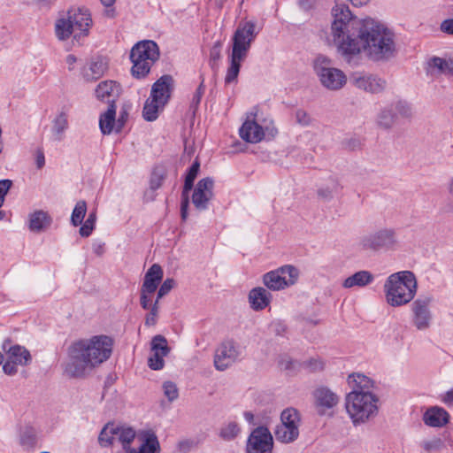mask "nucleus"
I'll return each instance as SVG.
<instances>
[{"label": "nucleus", "mask_w": 453, "mask_h": 453, "mask_svg": "<svg viewBox=\"0 0 453 453\" xmlns=\"http://www.w3.org/2000/svg\"><path fill=\"white\" fill-rule=\"evenodd\" d=\"M332 16L333 42L349 65H359L362 53L373 62H387L396 56V35L382 21L370 16H355L343 4H335Z\"/></svg>", "instance_id": "nucleus-1"}, {"label": "nucleus", "mask_w": 453, "mask_h": 453, "mask_svg": "<svg viewBox=\"0 0 453 453\" xmlns=\"http://www.w3.org/2000/svg\"><path fill=\"white\" fill-rule=\"evenodd\" d=\"M113 344V339L104 334L74 341L68 348L65 372L73 378L85 376L111 357Z\"/></svg>", "instance_id": "nucleus-2"}, {"label": "nucleus", "mask_w": 453, "mask_h": 453, "mask_svg": "<svg viewBox=\"0 0 453 453\" xmlns=\"http://www.w3.org/2000/svg\"><path fill=\"white\" fill-rule=\"evenodd\" d=\"M351 391L345 397V409L354 426L367 423L379 413V396L373 392L374 381L363 373L348 377Z\"/></svg>", "instance_id": "nucleus-3"}, {"label": "nucleus", "mask_w": 453, "mask_h": 453, "mask_svg": "<svg viewBox=\"0 0 453 453\" xmlns=\"http://www.w3.org/2000/svg\"><path fill=\"white\" fill-rule=\"evenodd\" d=\"M93 27L92 15L84 7H70L67 11L58 13L54 22V34L59 42H73L81 44L89 36Z\"/></svg>", "instance_id": "nucleus-4"}, {"label": "nucleus", "mask_w": 453, "mask_h": 453, "mask_svg": "<svg viewBox=\"0 0 453 453\" xmlns=\"http://www.w3.org/2000/svg\"><path fill=\"white\" fill-rule=\"evenodd\" d=\"M254 21L240 22L232 38V52L225 82L229 84L237 80L241 64L248 56L252 42L257 35Z\"/></svg>", "instance_id": "nucleus-5"}, {"label": "nucleus", "mask_w": 453, "mask_h": 453, "mask_svg": "<svg viewBox=\"0 0 453 453\" xmlns=\"http://www.w3.org/2000/svg\"><path fill=\"white\" fill-rule=\"evenodd\" d=\"M418 283L411 271L392 273L384 284L387 303L392 307H400L412 301L417 294Z\"/></svg>", "instance_id": "nucleus-6"}, {"label": "nucleus", "mask_w": 453, "mask_h": 453, "mask_svg": "<svg viewBox=\"0 0 453 453\" xmlns=\"http://www.w3.org/2000/svg\"><path fill=\"white\" fill-rule=\"evenodd\" d=\"M159 56V48L154 41L144 40L135 43L130 51L132 75L137 79L146 77Z\"/></svg>", "instance_id": "nucleus-7"}, {"label": "nucleus", "mask_w": 453, "mask_h": 453, "mask_svg": "<svg viewBox=\"0 0 453 453\" xmlns=\"http://www.w3.org/2000/svg\"><path fill=\"white\" fill-rule=\"evenodd\" d=\"M173 80L170 75H163L153 85L150 97L146 100L142 117L147 121H154L158 117V112L162 111L168 103L173 88Z\"/></svg>", "instance_id": "nucleus-8"}, {"label": "nucleus", "mask_w": 453, "mask_h": 453, "mask_svg": "<svg viewBox=\"0 0 453 453\" xmlns=\"http://www.w3.org/2000/svg\"><path fill=\"white\" fill-rule=\"evenodd\" d=\"M240 136L242 140L250 143L261 142L265 134L274 136L277 129L273 121L269 117H263L258 109L255 108L240 128Z\"/></svg>", "instance_id": "nucleus-9"}, {"label": "nucleus", "mask_w": 453, "mask_h": 453, "mask_svg": "<svg viewBox=\"0 0 453 453\" xmlns=\"http://www.w3.org/2000/svg\"><path fill=\"white\" fill-rule=\"evenodd\" d=\"M359 244L364 250H395L399 244L396 231L394 228H380L361 237Z\"/></svg>", "instance_id": "nucleus-10"}, {"label": "nucleus", "mask_w": 453, "mask_h": 453, "mask_svg": "<svg viewBox=\"0 0 453 453\" xmlns=\"http://www.w3.org/2000/svg\"><path fill=\"white\" fill-rule=\"evenodd\" d=\"M314 69L321 84L329 90H339L347 82L345 73L331 65V60L326 57L317 58Z\"/></svg>", "instance_id": "nucleus-11"}, {"label": "nucleus", "mask_w": 453, "mask_h": 453, "mask_svg": "<svg viewBox=\"0 0 453 453\" xmlns=\"http://www.w3.org/2000/svg\"><path fill=\"white\" fill-rule=\"evenodd\" d=\"M298 277V269L287 265L265 273L263 283L270 290L279 291L295 285Z\"/></svg>", "instance_id": "nucleus-12"}, {"label": "nucleus", "mask_w": 453, "mask_h": 453, "mask_svg": "<svg viewBox=\"0 0 453 453\" xmlns=\"http://www.w3.org/2000/svg\"><path fill=\"white\" fill-rule=\"evenodd\" d=\"M280 425L275 429L276 440L283 443H290L299 436L300 417L294 408H287L280 414Z\"/></svg>", "instance_id": "nucleus-13"}, {"label": "nucleus", "mask_w": 453, "mask_h": 453, "mask_svg": "<svg viewBox=\"0 0 453 453\" xmlns=\"http://www.w3.org/2000/svg\"><path fill=\"white\" fill-rule=\"evenodd\" d=\"M434 298L432 296H419L411 304L413 326L419 331L428 329L433 321L431 310Z\"/></svg>", "instance_id": "nucleus-14"}, {"label": "nucleus", "mask_w": 453, "mask_h": 453, "mask_svg": "<svg viewBox=\"0 0 453 453\" xmlns=\"http://www.w3.org/2000/svg\"><path fill=\"white\" fill-rule=\"evenodd\" d=\"M241 349L233 340H226L217 348L214 356V365L219 371H225L237 361L241 356Z\"/></svg>", "instance_id": "nucleus-15"}, {"label": "nucleus", "mask_w": 453, "mask_h": 453, "mask_svg": "<svg viewBox=\"0 0 453 453\" xmlns=\"http://www.w3.org/2000/svg\"><path fill=\"white\" fill-rule=\"evenodd\" d=\"M273 439L265 426L255 428L248 438L247 453H272Z\"/></svg>", "instance_id": "nucleus-16"}, {"label": "nucleus", "mask_w": 453, "mask_h": 453, "mask_svg": "<svg viewBox=\"0 0 453 453\" xmlns=\"http://www.w3.org/2000/svg\"><path fill=\"white\" fill-rule=\"evenodd\" d=\"M214 180L211 177L200 180L192 195V203L198 211L208 209L210 201L213 197Z\"/></svg>", "instance_id": "nucleus-17"}, {"label": "nucleus", "mask_w": 453, "mask_h": 453, "mask_svg": "<svg viewBox=\"0 0 453 453\" xmlns=\"http://www.w3.org/2000/svg\"><path fill=\"white\" fill-rule=\"evenodd\" d=\"M350 81L356 88L370 93H380L386 87V81L373 74L354 73Z\"/></svg>", "instance_id": "nucleus-18"}, {"label": "nucleus", "mask_w": 453, "mask_h": 453, "mask_svg": "<svg viewBox=\"0 0 453 453\" xmlns=\"http://www.w3.org/2000/svg\"><path fill=\"white\" fill-rule=\"evenodd\" d=\"M2 349L7 359L20 366H27L32 361L29 350L21 345L12 344L11 339H5L2 343Z\"/></svg>", "instance_id": "nucleus-19"}, {"label": "nucleus", "mask_w": 453, "mask_h": 453, "mask_svg": "<svg viewBox=\"0 0 453 453\" xmlns=\"http://www.w3.org/2000/svg\"><path fill=\"white\" fill-rule=\"evenodd\" d=\"M314 403L319 414L335 407L339 403V395L327 387H319L313 392Z\"/></svg>", "instance_id": "nucleus-20"}, {"label": "nucleus", "mask_w": 453, "mask_h": 453, "mask_svg": "<svg viewBox=\"0 0 453 453\" xmlns=\"http://www.w3.org/2000/svg\"><path fill=\"white\" fill-rule=\"evenodd\" d=\"M120 94V85L114 81H101L96 88L97 99L110 104H115L116 99Z\"/></svg>", "instance_id": "nucleus-21"}, {"label": "nucleus", "mask_w": 453, "mask_h": 453, "mask_svg": "<svg viewBox=\"0 0 453 453\" xmlns=\"http://www.w3.org/2000/svg\"><path fill=\"white\" fill-rule=\"evenodd\" d=\"M449 414L442 407L433 406L428 408L424 415V423L431 427H442L448 424Z\"/></svg>", "instance_id": "nucleus-22"}, {"label": "nucleus", "mask_w": 453, "mask_h": 453, "mask_svg": "<svg viewBox=\"0 0 453 453\" xmlns=\"http://www.w3.org/2000/svg\"><path fill=\"white\" fill-rule=\"evenodd\" d=\"M271 294L262 287L252 288L249 293V303L254 311H262L271 302Z\"/></svg>", "instance_id": "nucleus-23"}, {"label": "nucleus", "mask_w": 453, "mask_h": 453, "mask_svg": "<svg viewBox=\"0 0 453 453\" xmlns=\"http://www.w3.org/2000/svg\"><path fill=\"white\" fill-rule=\"evenodd\" d=\"M51 221V218L46 211L38 210L29 214L28 228L32 232L39 233L49 227Z\"/></svg>", "instance_id": "nucleus-24"}, {"label": "nucleus", "mask_w": 453, "mask_h": 453, "mask_svg": "<svg viewBox=\"0 0 453 453\" xmlns=\"http://www.w3.org/2000/svg\"><path fill=\"white\" fill-rule=\"evenodd\" d=\"M373 280L374 276L372 273L362 270L346 278L342 282V287L344 288H352L355 287L364 288L371 284Z\"/></svg>", "instance_id": "nucleus-25"}, {"label": "nucleus", "mask_w": 453, "mask_h": 453, "mask_svg": "<svg viewBox=\"0 0 453 453\" xmlns=\"http://www.w3.org/2000/svg\"><path fill=\"white\" fill-rule=\"evenodd\" d=\"M163 275L162 267L157 264L152 265L144 275L142 288H147V290H157L163 279Z\"/></svg>", "instance_id": "nucleus-26"}, {"label": "nucleus", "mask_w": 453, "mask_h": 453, "mask_svg": "<svg viewBox=\"0 0 453 453\" xmlns=\"http://www.w3.org/2000/svg\"><path fill=\"white\" fill-rule=\"evenodd\" d=\"M100 130L104 134H110L116 127V105L110 104L105 112L100 115Z\"/></svg>", "instance_id": "nucleus-27"}, {"label": "nucleus", "mask_w": 453, "mask_h": 453, "mask_svg": "<svg viewBox=\"0 0 453 453\" xmlns=\"http://www.w3.org/2000/svg\"><path fill=\"white\" fill-rule=\"evenodd\" d=\"M127 453H159V441L154 433H146L138 449H128Z\"/></svg>", "instance_id": "nucleus-28"}, {"label": "nucleus", "mask_w": 453, "mask_h": 453, "mask_svg": "<svg viewBox=\"0 0 453 453\" xmlns=\"http://www.w3.org/2000/svg\"><path fill=\"white\" fill-rule=\"evenodd\" d=\"M68 118L65 112H59L52 121L51 134L52 139L60 142L65 137V133L68 129Z\"/></svg>", "instance_id": "nucleus-29"}, {"label": "nucleus", "mask_w": 453, "mask_h": 453, "mask_svg": "<svg viewBox=\"0 0 453 453\" xmlns=\"http://www.w3.org/2000/svg\"><path fill=\"white\" fill-rule=\"evenodd\" d=\"M397 121V113L392 110L391 104L383 107L377 116V124L384 129L391 128Z\"/></svg>", "instance_id": "nucleus-30"}, {"label": "nucleus", "mask_w": 453, "mask_h": 453, "mask_svg": "<svg viewBox=\"0 0 453 453\" xmlns=\"http://www.w3.org/2000/svg\"><path fill=\"white\" fill-rule=\"evenodd\" d=\"M135 438V432L132 427L115 425V441L122 443L123 449L127 452L130 443Z\"/></svg>", "instance_id": "nucleus-31"}, {"label": "nucleus", "mask_w": 453, "mask_h": 453, "mask_svg": "<svg viewBox=\"0 0 453 453\" xmlns=\"http://www.w3.org/2000/svg\"><path fill=\"white\" fill-rule=\"evenodd\" d=\"M447 58L432 57L426 62V73L432 76L446 75Z\"/></svg>", "instance_id": "nucleus-32"}, {"label": "nucleus", "mask_w": 453, "mask_h": 453, "mask_svg": "<svg viewBox=\"0 0 453 453\" xmlns=\"http://www.w3.org/2000/svg\"><path fill=\"white\" fill-rule=\"evenodd\" d=\"M241 433V428L235 421H230L223 425L219 430V437L226 441L234 440Z\"/></svg>", "instance_id": "nucleus-33"}, {"label": "nucleus", "mask_w": 453, "mask_h": 453, "mask_svg": "<svg viewBox=\"0 0 453 453\" xmlns=\"http://www.w3.org/2000/svg\"><path fill=\"white\" fill-rule=\"evenodd\" d=\"M194 180L185 178L180 203V216L182 220H186L188 218V208L189 204L188 193L194 186Z\"/></svg>", "instance_id": "nucleus-34"}, {"label": "nucleus", "mask_w": 453, "mask_h": 453, "mask_svg": "<svg viewBox=\"0 0 453 453\" xmlns=\"http://www.w3.org/2000/svg\"><path fill=\"white\" fill-rule=\"evenodd\" d=\"M87 213V203L84 200H80L76 203L71 216V223L74 226L82 224Z\"/></svg>", "instance_id": "nucleus-35"}, {"label": "nucleus", "mask_w": 453, "mask_h": 453, "mask_svg": "<svg viewBox=\"0 0 453 453\" xmlns=\"http://www.w3.org/2000/svg\"><path fill=\"white\" fill-rule=\"evenodd\" d=\"M392 110L397 113V118L411 119L413 115L411 106L405 101L398 100L391 103Z\"/></svg>", "instance_id": "nucleus-36"}, {"label": "nucleus", "mask_w": 453, "mask_h": 453, "mask_svg": "<svg viewBox=\"0 0 453 453\" xmlns=\"http://www.w3.org/2000/svg\"><path fill=\"white\" fill-rule=\"evenodd\" d=\"M98 439L102 445L112 444L115 441V424H107L101 431Z\"/></svg>", "instance_id": "nucleus-37"}, {"label": "nucleus", "mask_w": 453, "mask_h": 453, "mask_svg": "<svg viewBox=\"0 0 453 453\" xmlns=\"http://www.w3.org/2000/svg\"><path fill=\"white\" fill-rule=\"evenodd\" d=\"M151 351L158 352L161 355H168L170 349L166 339L162 335H156L151 341Z\"/></svg>", "instance_id": "nucleus-38"}, {"label": "nucleus", "mask_w": 453, "mask_h": 453, "mask_svg": "<svg viewBox=\"0 0 453 453\" xmlns=\"http://www.w3.org/2000/svg\"><path fill=\"white\" fill-rule=\"evenodd\" d=\"M165 170L163 167H155L150 178V188L153 190L159 188L165 179Z\"/></svg>", "instance_id": "nucleus-39"}, {"label": "nucleus", "mask_w": 453, "mask_h": 453, "mask_svg": "<svg viewBox=\"0 0 453 453\" xmlns=\"http://www.w3.org/2000/svg\"><path fill=\"white\" fill-rule=\"evenodd\" d=\"M96 221V211H92L88 214V219L85 220V222L81 226V228L79 230L80 234L82 237H88L92 234V232L95 228Z\"/></svg>", "instance_id": "nucleus-40"}, {"label": "nucleus", "mask_w": 453, "mask_h": 453, "mask_svg": "<svg viewBox=\"0 0 453 453\" xmlns=\"http://www.w3.org/2000/svg\"><path fill=\"white\" fill-rule=\"evenodd\" d=\"M157 290H147V288L141 287L140 291V304L143 310H149L150 307H153L154 303V295Z\"/></svg>", "instance_id": "nucleus-41"}, {"label": "nucleus", "mask_w": 453, "mask_h": 453, "mask_svg": "<svg viewBox=\"0 0 453 453\" xmlns=\"http://www.w3.org/2000/svg\"><path fill=\"white\" fill-rule=\"evenodd\" d=\"M338 184L332 180L331 183L322 186L318 189V196L319 198L329 201L334 197V194L336 192Z\"/></svg>", "instance_id": "nucleus-42"}, {"label": "nucleus", "mask_w": 453, "mask_h": 453, "mask_svg": "<svg viewBox=\"0 0 453 453\" xmlns=\"http://www.w3.org/2000/svg\"><path fill=\"white\" fill-rule=\"evenodd\" d=\"M148 311L149 312L145 316L144 324L146 326H153L157 324L159 311V303L157 300L154 301L153 307H150Z\"/></svg>", "instance_id": "nucleus-43"}, {"label": "nucleus", "mask_w": 453, "mask_h": 453, "mask_svg": "<svg viewBox=\"0 0 453 453\" xmlns=\"http://www.w3.org/2000/svg\"><path fill=\"white\" fill-rule=\"evenodd\" d=\"M302 365L304 369L308 370L309 372H315L322 371L325 367V363L319 357H312L304 361L302 364Z\"/></svg>", "instance_id": "nucleus-44"}, {"label": "nucleus", "mask_w": 453, "mask_h": 453, "mask_svg": "<svg viewBox=\"0 0 453 453\" xmlns=\"http://www.w3.org/2000/svg\"><path fill=\"white\" fill-rule=\"evenodd\" d=\"M163 390L165 396L169 402L176 400L179 396V390L175 383L165 381L163 383Z\"/></svg>", "instance_id": "nucleus-45"}, {"label": "nucleus", "mask_w": 453, "mask_h": 453, "mask_svg": "<svg viewBox=\"0 0 453 453\" xmlns=\"http://www.w3.org/2000/svg\"><path fill=\"white\" fill-rule=\"evenodd\" d=\"M167 355H161L158 352H152V355L149 358V366L152 370H161L164 367L165 361L164 357Z\"/></svg>", "instance_id": "nucleus-46"}, {"label": "nucleus", "mask_w": 453, "mask_h": 453, "mask_svg": "<svg viewBox=\"0 0 453 453\" xmlns=\"http://www.w3.org/2000/svg\"><path fill=\"white\" fill-rule=\"evenodd\" d=\"M204 91H205V87L203 85V82L202 81L200 83V85L198 86V88H196V92L194 93L191 103H190V110L193 111L194 114L200 104V102L204 94Z\"/></svg>", "instance_id": "nucleus-47"}, {"label": "nucleus", "mask_w": 453, "mask_h": 453, "mask_svg": "<svg viewBox=\"0 0 453 453\" xmlns=\"http://www.w3.org/2000/svg\"><path fill=\"white\" fill-rule=\"evenodd\" d=\"M175 286V280L173 279L168 278L166 279L159 287L157 292V297L155 300H157L159 303V300L167 295Z\"/></svg>", "instance_id": "nucleus-48"}, {"label": "nucleus", "mask_w": 453, "mask_h": 453, "mask_svg": "<svg viewBox=\"0 0 453 453\" xmlns=\"http://www.w3.org/2000/svg\"><path fill=\"white\" fill-rule=\"evenodd\" d=\"M12 186V181L11 180H0V207L3 206L4 203V197L8 193L9 189Z\"/></svg>", "instance_id": "nucleus-49"}, {"label": "nucleus", "mask_w": 453, "mask_h": 453, "mask_svg": "<svg viewBox=\"0 0 453 453\" xmlns=\"http://www.w3.org/2000/svg\"><path fill=\"white\" fill-rule=\"evenodd\" d=\"M221 46L220 42H216L210 50V60L213 64H216L221 57Z\"/></svg>", "instance_id": "nucleus-50"}, {"label": "nucleus", "mask_w": 453, "mask_h": 453, "mask_svg": "<svg viewBox=\"0 0 453 453\" xmlns=\"http://www.w3.org/2000/svg\"><path fill=\"white\" fill-rule=\"evenodd\" d=\"M127 118H128L127 111L125 109L120 111L119 116L118 119H116V127H115L116 133H119L122 130V128L124 127V126L127 120Z\"/></svg>", "instance_id": "nucleus-51"}, {"label": "nucleus", "mask_w": 453, "mask_h": 453, "mask_svg": "<svg viewBox=\"0 0 453 453\" xmlns=\"http://www.w3.org/2000/svg\"><path fill=\"white\" fill-rule=\"evenodd\" d=\"M296 119L303 126H308L311 123V118L308 113L301 109L296 111Z\"/></svg>", "instance_id": "nucleus-52"}, {"label": "nucleus", "mask_w": 453, "mask_h": 453, "mask_svg": "<svg viewBox=\"0 0 453 453\" xmlns=\"http://www.w3.org/2000/svg\"><path fill=\"white\" fill-rule=\"evenodd\" d=\"M19 365L14 364L9 359H6L3 365V371L7 375H14L18 372V366Z\"/></svg>", "instance_id": "nucleus-53"}, {"label": "nucleus", "mask_w": 453, "mask_h": 453, "mask_svg": "<svg viewBox=\"0 0 453 453\" xmlns=\"http://www.w3.org/2000/svg\"><path fill=\"white\" fill-rule=\"evenodd\" d=\"M199 170H200V162L198 161V159H196L193 162L192 165L189 167V169L187 173L186 178L195 180L199 173Z\"/></svg>", "instance_id": "nucleus-54"}, {"label": "nucleus", "mask_w": 453, "mask_h": 453, "mask_svg": "<svg viewBox=\"0 0 453 453\" xmlns=\"http://www.w3.org/2000/svg\"><path fill=\"white\" fill-rule=\"evenodd\" d=\"M441 30L448 35H453V19L442 21L441 24Z\"/></svg>", "instance_id": "nucleus-55"}, {"label": "nucleus", "mask_w": 453, "mask_h": 453, "mask_svg": "<svg viewBox=\"0 0 453 453\" xmlns=\"http://www.w3.org/2000/svg\"><path fill=\"white\" fill-rule=\"evenodd\" d=\"M441 400L448 406H453V389L447 391L441 396Z\"/></svg>", "instance_id": "nucleus-56"}, {"label": "nucleus", "mask_w": 453, "mask_h": 453, "mask_svg": "<svg viewBox=\"0 0 453 453\" xmlns=\"http://www.w3.org/2000/svg\"><path fill=\"white\" fill-rule=\"evenodd\" d=\"M45 165V157L42 151H38L36 155V165L39 169L43 167Z\"/></svg>", "instance_id": "nucleus-57"}, {"label": "nucleus", "mask_w": 453, "mask_h": 453, "mask_svg": "<svg viewBox=\"0 0 453 453\" xmlns=\"http://www.w3.org/2000/svg\"><path fill=\"white\" fill-rule=\"evenodd\" d=\"M280 365L281 368H283L285 370L292 369L293 368V361L290 359H287V360L282 359L280 362Z\"/></svg>", "instance_id": "nucleus-58"}, {"label": "nucleus", "mask_w": 453, "mask_h": 453, "mask_svg": "<svg viewBox=\"0 0 453 453\" xmlns=\"http://www.w3.org/2000/svg\"><path fill=\"white\" fill-rule=\"evenodd\" d=\"M77 58L74 55H68L66 57V64L68 65V68L70 70L73 69L74 64L76 63Z\"/></svg>", "instance_id": "nucleus-59"}, {"label": "nucleus", "mask_w": 453, "mask_h": 453, "mask_svg": "<svg viewBox=\"0 0 453 453\" xmlns=\"http://www.w3.org/2000/svg\"><path fill=\"white\" fill-rule=\"evenodd\" d=\"M55 0H36V4L41 8H49L54 3Z\"/></svg>", "instance_id": "nucleus-60"}, {"label": "nucleus", "mask_w": 453, "mask_h": 453, "mask_svg": "<svg viewBox=\"0 0 453 453\" xmlns=\"http://www.w3.org/2000/svg\"><path fill=\"white\" fill-rule=\"evenodd\" d=\"M446 75H453V58L447 59Z\"/></svg>", "instance_id": "nucleus-61"}, {"label": "nucleus", "mask_w": 453, "mask_h": 453, "mask_svg": "<svg viewBox=\"0 0 453 453\" xmlns=\"http://www.w3.org/2000/svg\"><path fill=\"white\" fill-rule=\"evenodd\" d=\"M354 6H364L371 0H349Z\"/></svg>", "instance_id": "nucleus-62"}, {"label": "nucleus", "mask_w": 453, "mask_h": 453, "mask_svg": "<svg viewBox=\"0 0 453 453\" xmlns=\"http://www.w3.org/2000/svg\"><path fill=\"white\" fill-rule=\"evenodd\" d=\"M447 191L453 196V177H451L447 183Z\"/></svg>", "instance_id": "nucleus-63"}, {"label": "nucleus", "mask_w": 453, "mask_h": 453, "mask_svg": "<svg viewBox=\"0 0 453 453\" xmlns=\"http://www.w3.org/2000/svg\"><path fill=\"white\" fill-rule=\"evenodd\" d=\"M244 418L249 422V423H252L253 420H254V415L252 412L250 411H245L244 414Z\"/></svg>", "instance_id": "nucleus-64"}]
</instances>
